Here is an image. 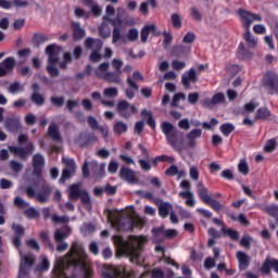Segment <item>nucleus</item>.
<instances>
[{"label": "nucleus", "mask_w": 278, "mask_h": 278, "mask_svg": "<svg viewBox=\"0 0 278 278\" xmlns=\"http://www.w3.org/2000/svg\"><path fill=\"white\" fill-rule=\"evenodd\" d=\"M86 257V249L79 242L75 241L72 243L71 250L63 257L56 260L55 265V277L54 278H77L76 275L68 277L66 275V268L70 266H83V276L81 278H90L91 273L90 269L85 267Z\"/></svg>", "instance_id": "1"}, {"label": "nucleus", "mask_w": 278, "mask_h": 278, "mask_svg": "<svg viewBox=\"0 0 278 278\" xmlns=\"http://www.w3.org/2000/svg\"><path fill=\"white\" fill-rule=\"evenodd\" d=\"M112 240L122 255H127L130 257L131 264L142 266V262H144L142 258V251L144 249V244L147 243V237L130 236L128 240L125 241L122 236L115 235L112 237Z\"/></svg>", "instance_id": "2"}, {"label": "nucleus", "mask_w": 278, "mask_h": 278, "mask_svg": "<svg viewBox=\"0 0 278 278\" xmlns=\"http://www.w3.org/2000/svg\"><path fill=\"white\" fill-rule=\"evenodd\" d=\"M161 129L167 140V144H169L172 149L179 151V153L186 149L184 132L177 130L170 122H163L161 124Z\"/></svg>", "instance_id": "3"}, {"label": "nucleus", "mask_w": 278, "mask_h": 278, "mask_svg": "<svg viewBox=\"0 0 278 278\" xmlns=\"http://www.w3.org/2000/svg\"><path fill=\"white\" fill-rule=\"evenodd\" d=\"M109 220L117 231H131L134 227H142V219L131 217V215L123 216V213H110Z\"/></svg>", "instance_id": "4"}, {"label": "nucleus", "mask_w": 278, "mask_h": 278, "mask_svg": "<svg viewBox=\"0 0 278 278\" xmlns=\"http://www.w3.org/2000/svg\"><path fill=\"white\" fill-rule=\"evenodd\" d=\"M62 52V48L55 43L50 45L46 48V54L48 55V66L47 71L51 77H58L60 75V71L58 67L59 55Z\"/></svg>", "instance_id": "5"}, {"label": "nucleus", "mask_w": 278, "mask_h": 278, "mask_svg": "<svg viewBox=\"0 0 278 278\" xmlns=\"http://www.w3.org/2000/svg\"><path fill=\"white\" fill-rule=\"evenodd\" d=\"M116 112L121 118L129 119L131 116L138 114V106L129 103L127 100H121L116 104Z\"/></svg>", "instance_id": "6"}, {"label": "nucleus", "mask_w": 278, "mask_h": 278, "mask_svg": "<svg viewBox=\"0 0 278 278\" xmlns=\"http://www.w3.org/2000/svg\"><path fill=\"white\" fill-rule=\"evenodd\" d=\"M21 255V265H20V274L17 278H29V273L31 271V266L36 262V257L34 254H25L20 252Z\"/></svg>", "instance_id": "7"}, {"label": "nucleus", "mask_w": 278, "mask_h": 278, "mask_svg": "<svg viewBox=\"0 0 278 278\" xmlns=\"http://www.w3.org/2000/svg\"><path fill=\"white\" fill-rule=\"evenodd\" d=\"M237 14L238 16H240V21L244 29H251V25H253V23L262 21V15L251 13L250 11H247L244 9H239Z\"/></svg>", "instance_id": "8"}, {"label": "nucleus", "mask_w": 278, "mask_h": 278, "mask_svg": "<svg viewBox=\"0 0 278 278\" xmlns=\"http://www.w3.org/2000/svg\"><path fill=\"white\" fill-rule=\"evenodd\" d=\"M62 162L65 165V168L63 169L62 176L59 180L60 184H64L66 179H71V176L75 175V170L77 168V164L75 163L74 159L63 156Z\"/></svg>", "instance_id": "9"}, {"label": "nucleus", "mask_w": 278, "mask_h": 278, "mask_svg": "<svg viewBox=\"0 0 278 278\" xmlns=\"http://www.w3.org/2000/svg\"><path fill=\"white\" fill-rule=\"evenodd\" d=\"M101 277L102 278H142V276L137 277L136 273L134 271L121 273V270H118V268L116 267H109L108 269L102 271Z\"/></svg>", "instance_id": "10"}, {"label": "nucleus", "mask_w": 278, "mask_h": 278, "mask_svg": "<svg viewBox=\"0 0 278 278\" xmlns=\"http://www.w3.org/2000/svg\"><path fill=\"white\" fill-rule=\"evenodd\" d=\"M263 84L268 88L269 94H278V77L275 72H267L263 78Z\"/></svg>", "instance_id": "11"}, {"label": "nucleus", "mask_w": 278, "mask_h": 278, "mask_svg": "<svg viewBox=\"0 0 278 278\" xmlns=\"http://www.w3.org/2000/svg\"><path fill=\"white\" fill-rule=\"evenodd\" d=\"M197 81H199V75L194 67L186 71L181 76V84L186 90H190L191 84H197Z\"/></svg>", "instance_id": "12"}, {"label": "nucleus", "mask_w": 278, "mask_h": 278, "mask_svg": "<svg viewBox=\"0 0 278 278\" xmlns=\"http://www.w3.org/2000/svg\"><path fill=\"white\" fill-rule=\"evenodd\" d=\"M9 150L11 153H13V155H16L21 160H26L29 154L34 153V144L29 143L25 148L10 146Z\"/></svg>", "instance_id": "13"}, {"label": "nucleus", "mask_w": 278, "mask_h": 278, "mask_svg": "<svg viewBox=\"0 0 278 278\" xmlns=\"http://www.w3.org/2000/svg\"><path fill=\"white\" fill-rule=\"evenodd\" d=\"M16 67V60L12 56H8L0 63V77H5V75L12 73Z\"/></svg>", "instance_id": "14"}, {"label": "nucleus", "mask_w": 278, "mask_h": 278, "mask_svg": "<svg viewBox=\"0 0 278 278\" xmlns=\"http://www.w3.org/2000/svg\"><path fill=\"white\" fill-rule=\"evenodd\" d=\"M123 74L118 72H106V73H101L97 72V77L100 79H103L104 81H108V84H121V76Z\"/></svg>", "instance_id": "15"}, {"label": "nucleus", "mask_w": 278, "mask_h": 278, "mask_svg": "<svg viewBox=\"0 0 278 278\" xmlns=\"http://www.w3.org/2000/svg\"><path fill=\"white\" fill-rule=\"evenodd\" d=\"M33 174L36 177H40L42 175V168H45V156L40 153H37L33 156Z\"/></svg>", "instance_id": "16"}, {"label": "nucleus", "mask_w": 278, "mask_h": 278, "mask_svg": "<svg viewBox=\"0 0 278 278\" xmlns=\"http://www.w3.org/2000/svg\"><path fill=\"white\" fill-rule=\"evenodd\" d=\"M4 127L7 131H10L11 134H17V131H21L23 129V124H21V117L7 119Z\"/></svg>", "instance_id": "17"}, {"label": "nucleus", "mask_w": 278, "mask_h": 278, "mask_svg": "<svg viewBox=\"0 0 278 278\" xmlns=\"http://www.w3.org/2000/svg\"><path fill=\"white\" fill-rule=\"evenodd\" d=\"M121 179L127 181V184H138V178L136 177V172L128 167H122L119 170Z\"/></svg>", "instance_id": "18"}, {"label": "nucleus", "mask_w": 278, "mask_h": 278, "mask_svg": "<svg viewBox=\"0 0 278 278\" xmlns=\"http://www.w3.org/2000/svg\"><path fill=\"white\" fill-rule=\"evenodd\" d=\"M149 34H153V36H162V31L157 30V26H155V24L146 25L141 29L142 42H147V40H149Z\"/></svg>", "instance_id": "19"}, {"label": "nucleus", "mask_w": 278, "mask_h": 278, "mask_svg": "<svg viewBox=\"0 0 278 278\" xmlns=\"http://www.w3.org/2000/svg\"><path fill=\"white\" fill-rule=\"evenodd\" d=\"M127 88L125 90V96L126 99H134V97H136V92L140 89V86L137 85L136 81H134V78H131V76L127 77Z\"/></svg>", "instance_id": "20"}, {"label": "nucleus", "mask_w": 278, "mask_h": 278, "mask_svg": "<svg viewBox=\"0 0 278 278\" xmlns=\"http://www.w3.org/2000/svg\"><path fill=\"white\" fill-rule=\"evenodd\" d=\"M203 134V130L195 128L190 130L187 134V147H189V149H194V147H197V139L201 138Z\"/></svg>", "instance_id": "21"}, {"label": "nucleus", "mask_w": 278, "mask_h": 278, "mask_svg": "<svg viewBox=\"0 0 278 278\" xmlns=\"http://www.w3.org/2000/svg\"><path fill=\"white\" fill-rule=\"evenodd\" d=\"M90 170L96 179H102L105 177V164H99L97 161L90 163Z\"/></svg>", "instance_id": "22"}, {"label": "nucleus", "mask_w": 278, "mask_h": 278, "mask_svg": "<svg viewBox=\"0 0 278 278\" xmlns=\"http://www.w3.org/2000/svg\"><path fill=\"white\" fill-rule=\"evenodd\" d=\"M86 189H81V184H74L68 187L70 201H79L80 195Z\"/></svg>", "instance_id": "23"}, {"label": "nucleus", "mask_w": 278, "mask_h": 278, "mask_svg": "<svg viewBox=\"0 0 278 278\" xmlns=\"http://www.w3.org/2000/svg\"><path fill=\"white\" fill-rule=\"evenodd\" d=\"M71 233H73V229H71L68 226H64L55 230L54 240L55 242H64V240H66Z\"/></svg>", "instance_id": "24"}, {"label": "nucleus", "mask_w": 278, "mask_h": 278, "mask_svg": "<svg viewBox=\"0 0 278 278\" xmlns=\"http://www.w3.org/2000/svg\"><path fill=\"white\" fill-rule=\"evenodd\" d=\"M50 194H51V187L47 185V182H43L40 191L36 195V200L39 203H47V201H49Z\"/></svg>", "instance_id": "25"}, {"label": "nucleus", "mask_w": 278, "mask_h": 278, "mask_svg": "<svg viewBox=\"0 0 278 278\" xmlns=\"http://www.w3.org/2000/svg\"><path fill=\"white\" fill-rule=\"evenodd\" d=\"M237 260L239 262V269L247 270L249 268V265L251 264V257L247 255L244 252H237Z\"/></svg>", "instance_id": "26"}, {"label": "nucleus", "mask_w": 278, "mask_h": 278, "mask_svg": "<svg viewBox=\"0 0 278 278\" xmlns=\"http://www.w3.org/2000/svg\"><path fill=\"white\" fill-rule=\"evenodd\" d=\"M77 142L80 144V147H86V144L97 142V136L94 134H80Z\"/></svg>", "instance_id": "27"}, {"label": "nucleus", "mask_w": 278, "mask_h": 278, "mask_svg": "<svg viewBox=\"0 0 278 278\" xmlns=\"http://www.w3.org/2000/svg\"><path fill=\"white\" fill-rule=\"evenodd\" d=\"M198 194L203 203H208L213 198L210 195V190L203 186V182H198Z\"/></svg>", "instance_id": "28"}, {"label": "nucleus", "mask_w": 278, "mask_h": 278, "mask_svg": "<svg viewBox=\"0 0 278 278\" xmlns=\"http://www.w3.org/2000/svg\"><path fill=\"white\" fill-rule=\"evenodd\" d=\"M85 47L91 49V51H101V49H103V41L100 39L87 38L85 40Z\"/></svg>", "instance_id": "29"}, {"label": "nucleus", "mask_w": 278, "mask_h": 278, "mask_svg": "<svg viewBox=\"0 0 278 278\" xmlns=\"http://www.w3.org/2000/svg\"><path fill=\"white\" fill-rule=\"evenodd\" d=\"M165 239H166V235L163 227L152 229V240L153 242H155V244H160V242H164Z\"/></svg>", "instance_id": "30"}, {"label": "nucleus", "mask_w": 278, "mask_h": 278, "mask_svg": "<svg viewBox=\"0 0 278 278\" xmlns=\"http://www.w3.org/2000/svg\"><path fill=\"white\" fill-rule=\"evenodd\" d=\"M178 195L180 199H187L185 203L188 207H194V205H197L194 193H192V191H180Z\"/></svg>", "instance_id": "31"}, {"label": "nucleus", "mask_w": 278, "mask_h": 278, "mask_svg": "<svg viewBox=\"0 0 278 278\" xmlns=\"http://www.w3.org/2000/svg\"><path fill=\"white\" fill-rule=\"evenodd\" d=\"M275 262H278V260L276 258H265V261L263 262V265L261 267V273L263 275H270V268H273V270L275 271Z\"/></svg>", "instance_id": "32"}, {"label": "nucleus", "mask_w": 278, "mask_h": 278, "mask_svg": "<svg viewBox=\"0 0 278 278\" xmlns=\"http://www.w3.org/2000/svg\"><path fill=\"white\" fill-rule=\"evenodd\" d=\"M243 40H245L250 49H255L257 47V38L251 34V28L245 29V33L243 34Z\"/></svg>", "instance_id": "33"}, {"label": "nucleus", "mask_w": 278, "mask_h": 278, "mask_svg": "<svg viewBox=\"0 0 278 278\" xmlns=\"http://www.w3.org/2000/svg\"><path fill=\"white\" fill-rule=\"evenodd\" d=\"M48 136L54 142H60L62 140V137L60 136V129L58 128V124H51L48 128Z\"/></svg>", "instance_id": "34"}, {"label": "nucleus", "mask_w": 278, "mask_h": 278, "mask_svg": "<svg viewBox=\"0 0 278 278\" xmlns=\"http://www.w3.org/2000/svg\"><path fill=\"white\" fill-rule=\"evenodd\" d=\"M110 23L105 20H103L102 24L99 27V34L101 38H110L112 36V28H110Z\"/></svg>", "instance_id": "35"}, {"label": "nucleus", "mask_w": 278, "mask_h": 278, "mask_svg": "<svg viewBox=\"0 0 278 278\" xmlns=\"http://www.w3.org/2000/svg\"><path fill=\"white\" fill-rule=\"evenodd\" d=\"M73 34L75 40H81L86 36V30L81 28V25L77 22L72 23Z\"/></svg>", "instance_id": "36"}, {"label": "nucleus", "mask_w": 278, "mask_h": 278, "mask_svg": "<svg viewBox=\"0 0 278 278\" xmlns=\"http://www.w3.org/2000/svg\"><path fill=\"white\" fill-rule=\"evenodd\" d=\"M172 210H173V204L168 202H163L159 205V216H161V218H167Z\"/></svg>", "instance_id": "37"}, {"label": "nucleus", "mask_w": 278, "mask_h": 278, "mask_svg": "<svg viewBox=\"0 0 278 278\" xmlns=\"http://www.w3.org/2000/svg\"><path fill=\"white\" fill-rule=\"evenodd\" d=\"M127 129H129V127L127 126V124L123 121H117L114 125H113V131L114 134H116V136H121L123 134H127Z\"/></svg>", "instance_id": "38"}, {"label": "nucleus", "mask_w": 278, "mask_h": 278, "mask_svg": "<svg viewBox=\"0 0 278 278\" xmlns=\"http://www.w3.org/2000/svg\"><path fill=\"white\" fill-rule=\"evenodd\" d=\"M105 12L106 14L103 16V21H108L109 23H112L113 27H116V20H112V16L116 14L114 7L108 5Z\"/></svg>", "instance_id": "39"}, {"label": "nucleus", "mask_w": 278, "mask_h": 278, "mask_svg": "<svg viewBox=\"0 0 278 278\" xmlns=\"http://www.w3.org/2000/svg\"><path fill=\"white\" fill-rule=\"evenodd\" d=\"M81 203L86 205L87 212L92 210V200L90 199V193L85 189L83 193H80Z\"/></svg>", "instance_id": "40"}, {"label": "nucleus", "mask_w": 278, "mask_h": 278, "mask_svg": "<svg viewBox=\"0 0 278 278\" xmlns=\"http://www.w3.org/2000/svg\"><path fill=\"white\" fill-rule=\"evenodd\" d=\"M270 110L268 108H260L256 111L255 118L256 121H266V118H270Z\"/></svg>", "instance_id": "41"}, {"label": "nucleus", "mask_w": 278, "mask_h": 278, "mask_svg": "<svg viewBox=\"0 0 278 278\" xmlns=\"http://www.w3.org/2000/svg\"><path fill=\"white\" fill-rule=\"evenodd\" d=\"M85 5L91 8V12L94 16H101V7L94 4V0H81Z\"/></svg>", "instance_id": "42"}, {"label": "nucleus", "mask_w": 278, "mask_h": 278, "mask_svg": "<svg viewBox=\"0 0 278 278\" xmlns=\"http://www.w3.org/2000/svg\"><path fill=\"white\" fill-rule=\"evenodd\" d=\"M41 263L37 265L36 270H39L40 273H47L49 270V267L51 266V263H49V258L46 255H41Z\"/></svg>", "instance_id": "43"}, {"label": "nucleus", "mask_w": 278, "mask_h": 278, "mask_svg": "<svg viewBox=\"0 0 278 278\" xmlns=\"http://www.w3.org/2000/svg\"><path fill=\"white\" fill-rule=\"evenodd\" d=\"M236 129V126L233 124L225 123L219 127V130L222 131L223 136L229 137L231 132H233Z\"/></svg>", "instance_id": "44"}, {"label": "nucleus", "mask_w": 278, "mask_h": 278, "mask_svg": "<svg viewBox=\"0 0 278 278\" xmlns=\"http://www.w3.org/2000/svg\"><path fill=\"white\" fill-rule=\"evenodd\" d=\"M30 101H33V103H35V105H39V106L45 105V97H42V94H40L38 92L31 93Z\"/></svg>", "instance_id": "45"}, {"label": "nucleus", "mask_w": 278, "mask_h": 278, "mask_svg": "<svg viewBox=\"0 0 278 278\" xmlns=\"http://www.w3.org/2000/svg\"><path fill=\"white\" fill-rule=\"evenodd\" d=\"M276 150H277V140L275 139H269L264 146L265 153H273Z\"/></svg>", "instance_id": "46"}, {"label": "nucleus", "mask_w": 278, "mask_h": 278, "mask_svg": "<svg viewBox=\"0 0 278 278\" xmlns=\"http://www.w3.org/2000/svg\"><path fill=\"white\" fill-rule=\"evenodd\" d=\"M103 96L106 97L108 99H116L118 97V88L116 87H110L104 89Z\"/></svg>", "instance_id": "47"}, {"label": "nucleus", "mask_w": 278, "mask_h": 278, "mask_svg": "<svg viewBox=\"0 0 278 278\" xmlns=\"http://www.w3.org/2000/svg\"><path fill=\"white\" fill-rule=\"evenodd\" d=\"M223 232L226 236H229L232 240L238 241L240 240V232H238V230L231 229V228H223Z\"/></svg>", "instance_id": "48"}, {"label": "nucleus", "mask_w": 278, "mask_h": 278, "mask_svg": "<svg viewBox=\"0 0 278 278\" xmlns=\"http://www.w3.org/2000/svg\"><path fill=\"white\" fill-rule=\"evenodd\" d=\"M170 20L175 29H181V15L173 13Z\"/></svg>", "instance_id": "49"}, {"label": "nucleus", "mask_w": 278, "mask_h": 278, "mask_svg": "<svg viewBox=\"0 0 278 278\" xmlns=\"http://www.w3.org/2000/svg\"><path fill=\"white\" fill-rule=\"evenodd\" d=\"M9 166L11 170H13V173H15L16 175H18V173L23 170V165L18 161H10Z\"/></svg>", "instance_id": "50"}, {"label": "nucleus", "mask_w": 278, "mask_h": 278, "mask_svg": "<svg viewBox=\"0 0 278 278\" xmlns=\"http://www.w3.org/2000/svg\"><path fill=\"white\" fill-rule=\"evenodd\" d=\"M238 170L241 175H249V163H247V159H242L238 164Z\"/></svg>", "instance_id": "51"}, {"label": "nucleus", "mask_w": 278, "mask_h": 278, "mask_svg": "<svg viewBox=\"0 0 278 278\" xmlns=\"http://www.w3.org/2000/svg\"><path fill=\"white\" fill-rule=\"evenodd\" d=\"M9 92L11 94H16V92H23V85L21 83L15 81L9 86Z\"/></svg>", "instance_id": "52"}, {"label": "nucleus", "mask_w": 278, "mask_h": 278, "mask_svg": "<svg viewBox=\"0 0 278 278\" xmlns=\"http://www.w3.org/2000/svg\"><path fill=\"white\" fill-rule=\"evenodd\" d=\"M206 205H210V207H212V210H214L215 212H220V210H223V205L220 204V202H218V200H215L214 198H211V200L206 202Z\"/></svg>", "instance_id": "53"}, {"label": "nucleus", "mask_w": 278, "mask_h": 278, "mask_svg": "<svg viewBox=\"0 0 278 278\" xmlns=\"http://www.w3.org/2000/svg\"><path fill=\"white\" fill-rule=\"evenodd\" d=\"M80 231L85 236H90V233H94V225H92V224H84L80 227Z\"/></svg>", "instance_id": "54"}, {"label": "nucleus", "mask_w": 278, "mask_h": 278, "mask_svg": "<svg viewBox=\"0 0 278 278\" xmlns=\"http://www.w3.org/2000/svg\"><path fill=\"white\" fill-rule=\"evenodd\" d=\"M251 242H253V238L249 235H243L240 240V245L244 249H251Z\"/></svg>", "instance_id": "55"}, {"label": "nucleus", "mask_w": 278, "mask_h": 278, "mask_svg": "<svg viewBox=\"0 0 278 278\" xmlns=\"http://www.w3.org/2000/svg\"><path fill=\"white\" fill-rule=\"evenodd\" d=\"M179 101H186V94L182 92H178L174 96L172 101V108H177L179 105Z\"/></svg>", "instance_id": "56"}, {"label": "nucleus", "mask_w": 278, "mask_h": 278, "mask_svg": "<svg viewBox=\"0 0 278 278\" xmlns=\"http://www.w3.org/2000/svg\"><path fill=\"white\" fill-rule=\"evenodd\" d=\"M123 64H124L123 60H118V59H113L112 60L113 68L115 70L116 73H119L122 75H123V70H122L123 68Z\"/></svg>", "instance_id": "57"}, {"label": "nucleus", "mask_w": 278, "mask_h": 278, "mask_svg": "<svg viewBox=\"0 0 278 278\" xmlns=\"http://www.w3.org/2000/svg\"><path fill=\"white\" fill-rule=\"evenodd\" d=\"M24 214L27 216V218H38L40 216V213H38V211L34 207L25 210Z\"/></svg>", "instance_id": "58"}, {"label": "nucleus", "mask_w": 278, "mask_h": 278, "mask_svg": "<svg viewBox=\"0 0 278 278\" xmlns=\"http://www.w3.org/2000/svg\"><path fill=\"white\" fill-rule=\"evenodd\" d=\"M52 220H53V223H59L60 225H66V223H68L70 218L66 215H64V216L53 215Z\"/></svg>", "instance_id": "59"}, {"label": "nucleus", "mask_w": 278, "mask_h": 278, "mask_svg": "<svg viewBox=\"0 0 278 278\" xmlns=\"http://www.w3.org/2000/svg\"><path fill=\"white\" fill-rule=\"evenodd\" d=\"M138 36H139V33H138V29L136 28H131L127 34V38L130 42H136V40H138Z\"/></svg>", "instance_id": "60"}, {"label": "nucleus", "mask_w": 278, "mask_h": 278, "mask_svg": "<svg viewBox=\"0 0 278 278\" xmlns=\"http://www.w3.org/2000/svg\"><path fill=\"white\" fill-rule=\"evenodd\" d=\"M122 38H123V35H121V28L114 27L113 38H112L113 45H116V42H118Z\"/></svg>", "instance_id": "61"}, {"label": "nucleus", "mask_w": 278, "mask_h": 278, "mask_svg": "<svg viewBox=\"0 0 278 278\" xmlns=\"http://www.w3.org/2000/svg\"><path fill=\"white\" fill-rule=\"evenodd\" d=\"M260 106V103L255 102V100L245 103L244 110L245 112H255V109Z\"/></svg>", "instance_id": "62"}, {"label": "nucleus", "mask_w": 278, "mask_h": 278, "mask_svg": "<svg viewBox=\"0 0 278 278\" xmlns=\"http://www.w3.org/2000/svg\"><path fill=\"white\" fill-rule=\"evenodd\" d=\"M50 101L52 105H55L56 108H62V105H64V97H51Z\"/></svg>", "instance_id": "63"}, {"label": "nucleus", "mask_w": 278, "mask_h": 278, "mask_svg": "<svg viewBox=\"0 0 278 278\" xmlns=\"http://www.w3.org/2000/svg\"><path fill=\"white\" fill-rule=\"evenodd\" d=\"M179 129H184L185 131H188L190 129V119L182 118L178 122Z\"/></svg>", "instance_id": "64"}]
</instances>
